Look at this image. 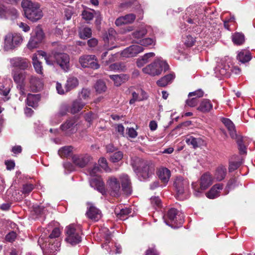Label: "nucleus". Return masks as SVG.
<instances>
[{
  "label": "nucleus",
  "mask_w": 255,
  "mask_h": 255,
  "mask_svg": "<svg viewBox=\"0 0 255 255\" xmlns=\"http://www.w3.org/2000/svg\"><path fill=\"white\" fill-rule=\"evenodd\" d=\"M130 164L140 181L146 180L154 174V166L150 161L134 156L131 158Z\"/></svg>",
  "instance_id": "nucleus-1"
},
{
  "label": "nucleus",
  "mask_w": 255,
  "mask_h": 255,
  "mask_svg": "<svg viewBox=\"0 0 255 255\" xmlns=\"http://www.w3.org/2000/svg\"><path fill=\"white\" fill-rule=\"evenodd\" d=\"M60 234L59 229L55 228L48 236L46 237L44 235L39 237L38 244L45 253L54 254L59 250L60 242L59 237Z\"/></svg>",
  "instance_id": "nucleus-2"
},
{
  "label": "nucleus",
  "mask_w": 255,
  "mask_h": 255,
  "mask_svg": "<svg viewBox=\"0 0 255 255\" xmlns=\"http://www.w3.org/2000/svg\"><path fill=\"white\" fill-rule=\"evenodd\" d=\"M126 196H130L132 193L130 179L128 175L122 174L118 178H113V196L119 197L121 191Z\"/></svg>",
  "instance_id": "nucleus-3"
},
{
  "label": "nucleus",
  "mask_w": 255,
  "mask_h": 255,
  "mask_svg": "<svg viewBox=\"0 0 255 255\" xmlns=\"http://www.w3.org/2000/svg\"><path fill=\"white\" fill-rule=\"evenodd\" d=\"M21 6L24 11L25 17L32 22H36L41 18L42 11L40 8V4L31 0H23Z\"/></svg>",
  "instance_id": "nucleus-4"
},
{
  "label": "nucleus",
  "mask_w": 255,
  "mask_h": 255,
  "mask_svg": "<svg viewBox=\"0 0 255 255\" xmlns=\"http://www.w3.org/2000/svg\"><path fill=\"white\" fill-rule=\"evenodd\" d=\"M166 225L173 228L181 226L184 221V215L181 212L174 208L170 209L166 216L163 217Z\"/></svg>",
  "instance_id": "nucleus-5"
},
{
  "label": "nucleus",
  "mask_w": 255,
  "mask_h": 255,
  "mask_svg": "<svg viewBox=\"0 0 255 255\" xmlns=\"http://www.w3.org/2000/svg\"><path fill=\"white\" fill-rule=\"evenodd\" d=\"M169 65L164 61L157 59L142 69V71L152 76L160 75L162 71H167Z\"/></svg>",
  "instance_id": "nucleus-6"
},
{
  "label": "nucleus",
  "mask_w": 255,
  "mask_h": 255,
  "mask_svg": "<svg viewBox=\"0 0 255 255\" xmlns=\"http://www.w3.org/2000/svg\"><path fill=\"white\" fill-rule=\"evenodd\" d=\"M22 41V37L20 34L8 33L4 38L3 49L7 51L14 50L20 45Z\"/></svg>",
  "instance_id": "nucleus-7"
},
{
  "label": "nucleus",
  "mask_w": 255,
  "mask_h": 255,
  "mask_svg": "<svg viewBox=\"0 0 255 255\" xmlns=\"http://www.w3.org/2000/svg\"><path fill=\"white\" fill-rule=\"evenodd\" d=\"M100 172V168L98 166H94L89 172V174L91 176L90 180V186L97 189L102 195H105L106 193L104 184L102 181L101 178L98 176V173Z\"/></svg>",
  "instance_id": "nucleus-8"
},
{
  "label": "nucleus",
  "mask_w": 255,
  "mask_h": 255,
  "mask_svg": "<svg viewBox=\"0 0 255 255\" xmlns=\"http://www.w3.org/2000/svg\"><path fill=\"white\" fill-rule=\"evenodd\" d=\"M52 55L55 63L60 66V67L64 72H68L70 69V57L64 52H61L58 49L54 50L52 52Z\"/></svg>",
  "instance_id": "nucleus-9"
},
{
  "label": "nucleus",
  "mask_w": 255,
  "mask_h": 255,
  "mask_svg": "<svg viewBox=\"0 0 255 255\" xmlns=\"http://www.w3.org/2000/svg\"><path fill=\"white\" fill-rule=\"evenodd\" d=\"M212 183V178L211 175L206 172L200 178V187L199 188L197 187V184L193 183L192 184V188L194 189V195L196 197H198L202 193V191H204L207 189Z\"/></svg>",
  "instance_id": "nucleus-10"
},
{
  "label": "nucleus",
  "mask_w": 255,
  "mask_h": 255,
  "mask_svg": "<svg viewBox=\"0 0 255 255\" xmlns=\"http://www.w3.org/2000/svg\"><path fill=\"white\" fill-rule=\"evenodd\" d=\"M66 237L65 241L71 244L75 245L81 241V237L80 235V231L75 228V225L71 224L66 228Z\"/></svg>",
  "instance_id": "nucleus-11"
},
{
  "label": "nucleus",
  "mask_w": 255,
  "mask_h": 255,
  "mask_svg": "<svg viewBox=\"0 0 255 255\" xmlns=\"http://www.w3.org/2000/svg\"><path fill=\"white\" fill-rule=\"evenodd\" d=\"M44 38V34L39 26H37L34 29L32 35L27 44V47L29 49H34L38 46Z\"/></svg>",
  "instance_id": "nucleus-12"
},
{
  "label": "nucleus",
  "mask_w": 255,
  "mask_h": 255,
  "mask_svg": "<svg viewBox=\"0 0 255 255\" xmlns=\"http://www.w3.org/2000/svg\"><path fill=\"white\" fill-rule=\"evenodd\" d=\"M9 62L12 67H17L22 70L27 69L31 66L30 62L27 59L21 57L11 58Z\"/></svg>",
  "instance_id": "nucleus-13"
},
{
  "label": "nucleus",
  "mask_w": 255,
  "mask_h": 255,
  "mask_svg": "<svg viewBox=\"0 0 255 255\" xmlns=\"http://www.w3.org/2000/svg\"><path fill=\"white\" fill-rule=\"evenodd\" d=\"M174 185L176 191L177 196L180 198V196L183 195L188 188L189 182L187 179L182 177H177L174 181Z\"/></svg>",
  "instance_id": "nucleus-14"
},
{
  "label": "nucleus",
  "mask_w": 255,
  "mask_h": 255,
  "mask_svg": "<svg viewBox=\"0 0 255 255\" xmlns=\"http://www.w3.org/2000/svg\"><path fill=\"white\" fill-rule=\"evenodd\" d=\"M143 50V48L140 45H132L124 50L121 55L123 57H132L135 56Z\"/></svg>",
  "instance_id": "nucleus-15"
},
{
  "label": "nucleus",
  "mask_w": 255,
  "mask_h": 255,
  "mask_svg": "<svg viewBox=\"0 0 255 255\" xmlns=\"http://www.w3.org/2000/svg\"><path fill=\"white\" fill-rule=\"evenodd\" d=\"M91 159V157L88 154H75L72 157L73 163L81 168L85 167Z\"/></svg>",
  "instance_id": "nucleus-16"
},
{
  "label": "nucleus",
  "mask_w": 255,
  "mask_h": 255,
  "mask_svg": "<svg viewBox=\"0 0 255 255\" xmlns=\"http://www.w3.org/2000/svg\"><path fill=\"white\" fill-rule=\"evenodd\" d=\"M86 214L88 218L95 222L99 220L102 217L101 212L91 204H89Z\"/></svg>",
  "instance_id": "nucleus-17"
},
{
  "label": "nucleus",
  "mask_w": 255,
  "mask_h": 255,
  "mask_svg": "<svg viewBox=\"0 0 255 255\" xmlns=\"http://www.w3.org/2000/svg\"><path fill=\"white\" fill-rule=\"evenodd\" d=\"M76 125V119H70L67 120L65 123L61 126V128L62 130L65 131L67 134H70L75 132Z\"/></svg>",
  "instance_id": "nucleus-18"
},
{
  "label": "nucleus",
  "mask_w": 255,
  "mask_h": 255,
  "mask_svg": "<svg viewBox=\"0 0 255 255\" xmlns=\"http://www.w3.org/2000/svg\"><path fill=\"white\" fill-rule=\"evenodd\" d=\"M135 15L133 13H129L124 16H121L115 21V24L117 26H120L123 24H127L132 23L135 19Z\"/></svg>",
  "instance_id": "nucleus-19"
},
{
  "label": "nucleus",
  "mask_w": 255,
  "mask_h": 255,
  "mask_svg": "<svg viewBox=\"0 0 255 255\" xmlns=\"http://www.w3.org/2000/svg\"><path fill=\"white\" fill-rule=\"evenodd\" d=\"M157 175L164 184H166L170 177L171 173L170 171L165 167H161L158 169L157 172Z\"/></svg>",
  "instance_id": "nucleus-20"
},
{
  "label": "nucleus",
  "mask_w": 255,
  "mask_h": 255,
  "mask_svg": "<svg viewBox=\"0 0 255 255\" xmlns=\"http://www.w3.org/2000/svg\"><path fill=\"white\" fill-rule=\"evenodd\" d=\"M79 85V81L77 78L73 76H70L67 78L65 84L66 92H68L76 88Z\"/></svg>",
  "instance_id": "nucleus-21"
},
{
  "label": "nucleus",
  "mask_w": 255,
  "mask_h": 255,
  "mask_svg": "<svg viewBox=\"0 0 255 255\" xmlns=\"http://www.w3.org/2000/svg\"><path fill=\"white\" fill-rule=\"evenodd\" d=\"M29 83L31 89L33 91L37 92L42 88L43 83L41 80L35 77L31 76Z\"/></svg>",
  "instance_id": "nucleus-22"
},
{
  "label": "nucleus",
  "mask_w": 255,
  "mask_h": 255,
  "mask_svg": "<svg viewBox=\"0 0 255 255\" xmlns=\"http://www.w3.org/2000/svg\"><path fill=\"white\" fill-rule=\"evenodd\" d=\"M223 185L222 184H216L214 185L209 191L206 193V196L210 199H214L219 196L218 190L223 189Z\"/></svg>",
  "instance_id": "nucleus-23"
},
{
  "label": "nucleus",
  "mask_w": 255,
  "mask_h": 255,
  "mask_svg": "<svg viewBox=\"0 0 255 255\" xmlns=\"http://www.w3.org/2000/svg\"><path fill=\"white\" fill-rule=\"evenodd\" d=\"M226 174V167L223 165H220L217 168L214 177L217 181H221L225 178Z\"/></svg>",
  "instance_id": "nucleus-24"
},
{
  "label": "nucleus",
  "mask_w": 255,
  "mask_h": 255,
  "mask_svg": "<svg viewBox=\"0 0 255 255\" xmlns=\"http://www.w3.org/2000/svg\"><path fill=\"white\" fill-rule=\"evenodd\" d=\"M186 142L189 145H192L194 148H196L203 144L204 141L200 137L195 138L190 136L186 138Z\"/></svg>",
  "instance_id": "nucleus-25"
},
{
  "label": "nucleus",
  "mask_w": 255,
  "mask_h": 255,
  "mask_svg": "<svg viewBox=\"0 0 255 255\" xmlns=\"http://www.w3.org/2000/svg\"><path fill=\"white\" fill-rule=\"evenodd\" d=\"M223 123L228 129L231 137L232 138H234L237 137L235 127L233 122L228 119H224L223 120Z\"/></svg>",
  "instance_id": "nucleus-26"
},
{
  "label": "nucleus",
  "mask_w": 255,
  "mask_h": 255,
  "mask_svg": "<svg viewBox=\"0 0 255 255\" xmlns=\"http://www.w3.org/2000/svg\"><path fill=\"white\" fill-rule=\"evenodd\" d=\"M212 107L213 105L209 100L204 99L200 103L197 110L202 113H207L209 112Z\"/></svg>",
  "instance_id": "nucleus-27"
},
{
  "label": "nucleus",
  "mask_w": 255,
  "mask_h": 255,
  "mask_svg": "<svg viewBox=\"0 0 255 255\" xmlns=\"http://www.w3.org/2000/svg\"><path fill=\"white\" fill-rule=\"evenodd\" d=\"M40 99L39 94H28L26 99V103L28 106L35 107L37 106Z\"/></svg>",
  "instance_id": "nucleus-28"
},
{
  "label": "nucleus",
  "mask_w": 255,
  "mask_h": 255,
  "mask_svg": "<svg viewBox=\"0 0 255 255\" xmlns=\"http://www.w3.org/2000/svg\"><path fill=\"white\" fill-rule=\"evenodd\" d=\"M128 79V76L124 74L113 75V81L116 86H119L122 84L126 82Z\"/></svg>",
  "instance_id": "nucleus-29"
},
{
  "label": "nucleus",
  "mask_w": 255,
  "mask_h": 255,
  "mask_svg": "<svg viewBox=\"0 0 255 255\" xmlns=\"http://www.w3.org/2000/svg\"><path fill=\"white\" fill-rule=\"evenodd\" d=\"M174 78V75L173 74H169L160 79L156 82L158 86L160 87H165Z\"/></svg>",
  "instance_id": "nucleus-30"
},
{
  "label": "nucleus",
  "mask_w": 255,
  "mask_h": 255,
  "mask_svg": "<svg viewBox=\"0 0 255 255\" xmlns=\"http://www.w3.org/2000/svg\"><path fill=\"white\" fill-rule=\"evenodd\" d=\"M85 105V103L80 100H76L73 101L70 109V112L72 114H75L79 112Z\"/></svg>",
  "instance_id": "nucleus-31"
},
{
  "label": "nucleus",
  "mask_w": 255,
  "mask_h": 255,
  "mask_svg": "<svg viewBox=\"0 0 255 255\" xmlns=\"http://www.w3.org/2000/svg\"><path fill=\"white\" fill-rule=\"evenodd\" d=\"M27 75L25 72H15L13 74L14 81L17 84H22L24 81Z\"/></svg>",
  "instance_id": "nucleus-32"
},
{
  "label": "nucleus",
  "mask_w": 255,
  "mask_h": 255,
  "mask_svg": "<svg viewBox=\"0 0 255 255\" xmlns=\"http://www.w3.org/2000/svg\"><path fill=\"white\" fill-rule=\"evenodd\" d=\"M232 41L237 45L243 44L245 42L244 34L240 32H236L232 35Z\"/></svg>",
  "instance_id": "nucleus-33"
},
{
  "label": "nucleus",
  "mask_w": 255,
  "mask_h": 255,
  "mask_svg": "<svg viewBox=\"0 0 255 255\" xmlns=\"http://www.w3.org/2000/svg\"><path fill=\"white\" fill-rule=\"evenodd\" d=\"M95 56L94 55H86L82 56L80 57L79 62L83 67H87L90 64L93 58H95Z\"/></svg>",
  "instance_id": "nucleus-34"
},
{
  "label": "nucleus",
  "mask_w": 255,
  "mask_h": 255,
  "mask_svg": "<svg viewBox=\"0 0 255 255\" xmlns=\"http://www.w3.org/2000/svg\"><path fill=\"white\" fill-rule=\"evenodd\" d=\"M155 56V54L153 52H150L144 55L141 58L137 60L136 62L137 66L138 67H141L149 61L150 58L153 57Z\"/></svg>",
  "instance_id": "nucleus-35"
},
{
  "label": "nucleus",
  "mask_w": 255,
  "mask_h": 255,
  "mask_svg": "<svg viewBox=\"0 0 255 255\" xmlns=\"http://www.w3.org/2000/svg\"><path fill=\"white\" fill-rule=\"evenodd\" d=\"M147 33V30L145 27L140 28L132 33V36L137 41L145 36Z\"/></svg>",
  "instance_id": "nucleus-36"
},
{
  "label": "nucleus",
  "mask_w": 255,
  "mask_h": 255,
  "mask_svg": "<svg viewBox=\"0 0 255 255\" xmlns=\"http://www.w3.org/2000/svg\"><path fill=\"white\" fill-rule=\"evenodd\" d=\"M32 63L36 72L38 74H42V66L41 63L38 60L37 55L33 54L32 57Z\"/></svg>",
  "instance_id": "nucleus-37"
},
{
  "label": "nucleus",
  "mask_w": 255,
  "mask_h": 255,
  "mask_svg": "<svg viewBox=\"0 0 255 255\" xmlns=\"http://www.w3.org/2000/svg\"><path fill=\"white\" fill-rule=\"evenodd\" d=\"M72 149L71 146H64L58 150V154L62 157H68L70 155Z\"/></svg>",
  "instance_id": "nucleus-38"
},
{
  "label": "nucleus",
  "mask_w": 255,
  "mask_h": 255,
  "mask_svg": "<svg viewBox=\"0 0 255 255\" xmlns=\"http://www.w3.org/2000/svg\"><path fill=\"white\" fill-rule=\"evenodd\" d=\"M237 59L242 63H244L249 61L251 59V56L249 53L241 51L238 54Z\"/></svg>",
  "instance_id": "nucleus-39"
},
{
  "label": "nucleus",
  "mask_w": 255,
  "mask_h": 255,
  "mask_svg": "<svg viewBox=\"0 0 255 255\" xmlns=\"http://www.w3.org/2000/svg\"><path fill=\"white\" fill-rule=\"evenodd\" d=\"M91 95V91L89 89L87 88H83L79 94V98L78 100H82L87 101L90 99Z\"/></svg>",
  "instance_id": "nucleus-40"
},
{
  "label": "nucleus",
  "mask_w": 255,
  "mask_h": 255,
  "mask_svg": "<svg viewBox=\"0 0 255 255\" xmlns=\"http://www.w3.org/2000/svg\"><path fill=\"white\" fill-rule=\"evenodd\" d=\"M123 156L124 154L122 151L113 149V162H121Z\"/></svg>",
  "instance_id": "nucleus-41"
},
{
  "label": "nucleus",
  "mask_w": 255,
  "mask_h": 255,
  "mask_svg": "<svg viewBox=\"0 0 255 255\" xmlns=\"http://www.w3.org/2000/svg\"><path fill=\"white\" fill-rule=\"evenodd\" d=\"M95 88L97 92L101 93L105 92L107 89L105 83L102 80H98L95 85Z\"/></svg>",
  "instance_id": "nucleus-42"
},
{
  "label": "nucleus",
  "mask_w": 255,
  "mask_h": 255,
  "mask_svg": "<svg viewBox=\"0 0 255 255\" xmlns=\"http://www.w3.org/2000/svg\"><path fill=\"white\" fill-rule=\"evenodd\" d=\"M136 42L139 43L141 46H148L151 45H154L155 44V39L152 38H146L139 40V41H136Z\"/></svg>",
  "instance_id": "nucleus-43"
},
{
  "label": "nucleus",
  "mask_w": 255,
  "mask_h": 255,
  "mask_svg": "<svg viewBox=\"0 0 255 255\" xmlns=\"http://www.w3.org/2000/svg\"><path fill=\"white\" fill-rule=\"evenodd\" d=\"M80 37L82 39L89 38L92 35V30L89 27H85L79 32Z\"/></svg>",
  "instance_id": "nucleus-44"
},
{
  "label": "nucleus",
  "mask_w": 255,
  "mask_h": 255,
  "mask_svg": "<svg viewBox=\"0 0 255 255\" xmlns=\"http://www.w3.org/2000/svg\"><path fill=\"white\" fill-rule=\"evenodd\" d=\"M103 250V254L110 255L112 251L111 247L110 245V241L109 239H106V242L102 245Z\"/></svg>",
  "instance_id": "nucleus-45"
},
{
  "label": "nucleus",
  "mask_w": 255,
  "mask_h": 255,
  "mask_svg": "<svg viewBox=\"0 0 255 255\" xmlns=\"http://www.w3.org/2000/svg\"><path fill=\"white\" fill-rule=\"evenodd\" d=\"M198 103V99L196 97L189 98L186 101V105L190 107H195Z\"/></svg>",
  "instance_id": "nucleus-46"
},
{
  "label": "nucleus",
  "mask_w": 255,
  "mask_h": 255,
  "mask_svg": "<svg viewBox=\"0 0 255 255\" xmlns=\"http://www.w3.org/2000/svg\"><path fill=\"white\" fill-rule=\"evenodd\" d=\"M7 14L11 16L12 19H15L18 15L17 10L13 8H9L6 10Z\"/></svg>",
  "instance_id": "nucleus-47"
},
{
  "label": "nucleus",
  "mask_w": 255,
  "mask_h": 255,
  "mask_svg": "<svg viewBox=\"0 0 255 255\" xmlns=\"http://www.w3.org/2000/svg\"><path fill=\"white\" fill-rule=\"evenodd\" d=\"M69 109V106L66 104H63L61 105L59 112V115L60 116H63L66 115L67 112L68 111Z\"/></svg>",
  "instance_id": "nucleus-48"
},
{
  "label": "nucleus",
  "mask_w": 255,
  "mask_h": 255,
  "mask_svg": "<svg viewBox=\"0 0 255 255\" xmlns=\"http://www.w3.org/2000/svg\"><path fill=\"white\" fill-rule=\"evenodd\" d=\"M240 162H230L229 165V171L232 172L239 168L240 166Z\"/></svg>",
  "instance_id": "nucleus-49"
},
{
  "label": "nucleus",
  "mask_w": 255,
  "mask_h": 255,
  "mask_svg": "<svg viewBox=\"0 0 255 255\" xmlns=\"http://www.w3.org/2000/svg\"><path fill=\"white\" fill-rule=\"evenodd\" d=\"M195 42V38L190 35H187L185 39V44L188 47L192 46Z\"/></svg>",
  "instance_id": "nucleus-50"
},
{
  "label": "nucleus",
  "mask_w": 255,
  "mask_h": 255,
  "mask_svg": "<svg viewBox=\"0 0 255 255\" xmlns=\"http://www.w3.org/2000/svg\"><path fill=\"white\" fill-rule=\"evenodd\" d=\"M34 189V185L32 184H26L23 185L22 193L24 194H29Z\"/></svg>",
  "instance_id": "nucleus-51"
},
{
  "label": "nucleus",
  "mask_w": 255,
  "mask_h": 255,
  "mask_svg": "<svg viewBox=\"0 0 255 255\" xmlns=\"http://www.w3.org/2000/svg\"><path fill=\"white\" fill-rule=\"evenodd\" d=\"M99 163L100 166L106 172L110 171V169L108 167L107 160L104 158H101L99 160Z\"/></svg>",
  "instance_id": "nucleus-52"
},
{
  "label": "nucleus",
  "mask_w": 255,
  "mask_h": 255,
  "mask_svg": "<svg viewBox=\"0 0 255 255\" xmlns=\"http://www.w3.org/2000/svg\"><path fill=\"white\" fill-rule=\"evenodd\" d=\"M203 96V92L201 90H198L193 92H190L188 94V97H196L198 99Z\"/></svg>",
  "instance_id": "nucleus-53"
},
{
  "label": "nucleus",
  "mask_w": 255,
  "mask_h": 255,
  "mask_svg": "<svg viewBox=\"0 0 255 255\" xmlns=\"http://www.w3.org/2000/svg\"><path fill=\"white\" fill-rule=\"evenodd\" d=\"M82 17L86 20H91L93 18V14L90 11L84 10L82 13Z\"/></svg>",
  "instance_id": "nucleus-54"
},
{
  "label": "nucleus",
  "mask_w": 255,
  "mask_h": 255,
  "mask_svg": "<svg viewBox=\"0 0 255 255\" xmlns=\"http://www.w3.org/2000/svg\"><path fill=\"white\" fill-rule=\"evenodd\" d=\"M151 204L153 206H156L157 207H160L161 204V200L158 197H151L150 199Z\"/></svg>",
  "instance_id": "nucleus-55"
},
{
  "label": "nucleus",
  "mask_w": 255,
  "mask_h": 255,
  "mask_svg": "<svg viewBox=\"0 0 255 255\" xmlns=\"http://www.w3.org/2000/svg\"><path fill=\"white\" fill-rule=\"evenodd\" d=\"M87 67L91 68L93 69H98L99 68L100 65L99 64L98 60L96 57L92 59L90 65Z\"/></svg>",
  "instance_id": "nucleus-56"
},
{
  "label": "nucleus",
  "mask_w": 255,
  "mask_h": 255,
  "mask_svg": "<svg viewBox=\"0 0 255 255\" xmlns=\"http://www.w3.org/2000/svg\"><path fill=\"white\" fill-rule=\"evenodd\" d=\"M130 213L131 210L130 209L127 208H124L123 207H122V210L121 211L119 218H120L121 220H124V217L126 215H128Z\"/></svg>",
  "instance_id": "nucleus-57"
},
{
  "label": "nucleus",
  "mask_w": 255,
  "mask_h": 255,
  "mask_svg": "<svg viewBox=\"0 0 255 255\" xmlns=\"http://www.w3.org/2000/svg\"><path fill=\"white\" fill-rule=\"evenodd\" d=\"M108 54V51L104 52L102 55V59L103 60V63H104V65H109V68L111 69V68L112 67V64H110V58H109V60H105V58L107 56Z\"/></svg>",
  "instance_id": "nucleus-58"
},
{
  "label": "nucleus",
  "mask_w": 255,
  "mask_h": 255,
  "mask_svg": "<svg viewBox=\"0 0 255 255\" xmlns=\"http://www.w3.org/2000/svg\"><path fill=\"white\" fill-rule=\"evenodd\" d=\"M145 255H159V254L154 247H151L146 250Z\"/></svg>",
  "instance_id": "nucleus-59"
},
{
  "label": "nucleus",
  "mask_w": 255,
  "mask_h": 255,
  "mask_svg": "<svg viewBox=\"0 0 255 255\" xmlns=\"http://www.w3.org/2000/svg\"><path fill=\"white\" fill-rule=\"evenodd\" d=\"M16 238V234L14 232L8 234L6 237L5 239L7 241L11 242L14 240Z\"/></svg>",
  "instance_id": "nucleus-60"
},
{
  "label": "nucleus",
  "mask_w": 255,
  "mask_h": 255,
  "mask_svg": "<svg viewBox=\"0 0 255 255\" xmlns=\"http://www.w3.org/2000/svg\"><path fill=\"white\" fill-rule=\"evenodd\" d=\"M236 140L237 143L238 144V146H239V145L245 144V138L242 137L241 135H238L237 134V137L234 138Z\"/></svg>",
  "instance_id": "nucleus-61"
},
{
  "label": "nucleus",
  "mask_w": 255,
  "mask_h": 255,
  "mask_svg": "<svg viewBox=\"0 0 255 255\" xmlns=\"http://www.w3.org/2000/svg\"><path fill=\"white\" fill-rule=\"evenodd\" d=\"M95 117L96 115L91 112L85 115L86 120L89 123H91Z\"/></svg>",
  "instance_id": "nucleus-62"
},
{
  "label": "nucleus",
  "mask_w": 255,
  "mask_h": 255,
  "mask_svg": "<svg viewBox=\"0 0 255 255\" xmlns=\"http://www.w3.org/2000/svg\"><path fill=\"white\" fill-rule=\"evenodd\" d=\"M88 45L90 47H95L98 44V40L95 38L89 39L88 42Z\"/></svg>",
  "instance_id": "nucleus-63"
},
{
  "label": "nucleus",
  "mask_w": 255,
  "mask_h": 255,
  "mask_svg": "<svg viewBox=\"0 0 255 255\" xmlns=\"http://www.w3.org/2000/svg\"><path fill=\"white\" fill-rule=\"evenodd\" d=\"M128 133L131 138H135L137 135V132L133 128H129Z\"/></svg>",
  "instance_id": "nucleus-64"
}]
</instances>
